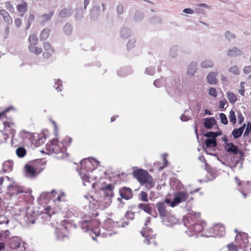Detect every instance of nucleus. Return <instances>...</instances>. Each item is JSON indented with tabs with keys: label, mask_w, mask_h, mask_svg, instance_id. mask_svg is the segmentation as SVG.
<instances>
[{
	"label": "nucleus",
	"mask_w": 251,
	"mask_h": 251,
	"mask_svg": "<svg viewBox=\"0 0 251 251\" xmlns=\"http://www.w3.org/2000/svg\"><path fill=\"white\" fill-rule=\"evenodd\" d=\"M72 139L67 137L64 139L59 141L58 139H54L50 141V144L46 146L48 153H54L55 154L60 152H64L66 151L67 147L71 143Z\"/></svg>",
	"instance_id": "f257e3e1"
},
{
	"label": "nucleus",
	"mask_w": 251,
	"mask_h": 251,
	"mask_svg": "<svg viewBox=\"0 0 251 251\" xmlns=\"http://www.w3.org/2000/svg\"><path fill=\"white\" fill-rule=\"evenodd\" d=\"M133 175L141 184H148L151 187L153 186V178L147 171L138 169L133 172Z\"/></svg>",
	"instance_id": "f03ea898"
},
{
	"label": "nucleus",
	"mask_w": 251,
	"mask_h": 251,
	"mask_svg": "<svg viewBox=\"0 0 251 251\" xmlns=\"http://www.w3.org/2000/svg\"><path fill=\"white\" fill-rule=\"evenodd\" d=\"M225 227L220 224H216L212 227H208L204 231V235L207 237H221L225 234Z\"/></svg>",
	"instance_id": "7ed1b4c3"
},
{
	"label": "nucleus",
	"mask_w": 251,
	"mask_h": 251,
	"mask_svg": "<svg viewBox=\"0 0 251 251\" xmlns=\"http://www.w3.org/2000/svg\"><path fill=\"white\" fill-rule=\"evenodd\" d=\"M28 41L29 42L28 46L29 51L37 55L41 54L42 51V49L36 46L38 43V40L35 34L30 35L28 37Z\"/></svg>",
	"instance_id": "20e7f679"
},
{
	"label": "nucleus",
	"mask_w": 251,
	"mask_h": 251,
	"mask_svg": "<svg viewBox=\"0 0 251 251\" xmlns=\"http://www.w3.org/2000/svg\"><path fill=\"white\" fill-rule=\"evenodd\" d=\"M83 221L84 223L88 225V227L91 226L92 228V224L95 225V227L90 230V235L94 240H95V237L94 236V234L96 237L99 236L100 234V230L98 227L100 224V221L99 220L95 219H86Z\"/></svg>",
	"instance_id": "39448f33"
},
{
	"label": "nucleus",
	"mask_w": 251,
	"mask_h": 251,
	"mask_svg": "<svg viewBox=\"0 0 251 251\" xmlns=\"http://www.w3.org/2000/svg\"><path fill=\"white\" fill-rule=\"evenodd\" d=\"M42 46V57L46 59L50 58L55 52L53 46L49 42H44Z\"/></svg>",
	"instance_id": "423d86ee"
},
{
	"label": "nucleus",
	"mask_w": 251,
	"mask_h": 251,
	"mask_svg": "<svg viewBox=\"0 0 251 251\" xmlns=\"http://www.w3.org/2000/svg\"><path fill=\"white\" fill-rule=\"evenodd\" d=\"M189 195L186 192L179 191L175 194L174 198L171 203L172 207H175L179 203L186 201L188 198Z\"/></svg>",
	"instance_id": "0eeeda50"
},
{
	"label": "nucleus",
	"mask_w": 251,
	"mask_h": 251,
	"mask_svg": "<svg viewBox=\"0 0 251 251\" xmlns=\"http://www.w3.org/2000/svg\"><path fill=\"white\" fill-rule=\"evenodd\" d=\"M141 233L145 238V239L144 240V243L145 244L147 245L151 244L156 245L155 236L152 230H146L142 231Z\"/></svg>",
	"instance_id": "6e6552de"
},
{
	"label": "nucleus",
	"mask_w": 251,
	"mask_h": 251,
	"mask_svg": "<svg viewBox=\"0 0 251 251\" xmlns=\"http://www.w3.org/2000/svg\"><path fill=\"white\" fill-rule=\"evenodd\" d=\"M235 241L238 247H246L249 242L247 234L244 232H238L235 237Z\"/></svg>",
	"instance_id": "1a4fd4ad"
},
{
	"label": "nucleus",
	"mask_w": 251,
	"mask_h": 251,
	"mask_svg": "<svg viewBox=\"0 0 251 251\" xmlns=\"http://www.w3.org/2000/svg\"><path fill=\"white\" fill-rule=\"evenodd\" d=\"M114 228V223L110 219H107L103 223V228L106 230L105 232L102 234L105 236H111L115 232L113 231Z\"/></svg>",
	"instance_id": "9d476101"
},
{
	"label": "nucleus",
	"mask_w": 251,
	"mask_h": 251,
	"mask_svg": "<svg viewBox=\"0 0 251 251\" xmlns=\"http://www.w3.org/2000/svg\"><path fill=\"white\" fill-rule=\"evenodd\" d=\"M207 225L203 221H198L190 226V229L196 233L203 232L204 235V231L207 229Z\"/></svg>",
	"instance_id": "9b49d317"
},
{
	"label": "nucleus",
	"mask_w": 251,
	"mask_h": 251,
	"mask_svg": "<svg viewBox=\"0 0 251 251\" xmlns=\"http://www.w3.org/2000/svg\"><path fill=\"white\" fill-rule=\"evenodd\" d=\"M7 191L10 196L18 195L25 192L23 188L16 184L9 185L7 187Z\"/></svg>",
	"instance_id": "f8f14e48"
},
{
	"label": "nucleus",
	"mask_w": 251,
	"mask_h": 251,
	"mask_svg": "<svg viewBox=\"0 0 251 251\" xmlns=\"http://www.w3.org/2000/svg\"><path fill=\"white\" fill-rule=\"evenodd\" d=\"M120 196L125 200H129L132 198L133 193L131 189L128 187H124L119 190Z\"/></svg>",
	"instance_id": "ddd939ff"
},
{
	"label": "nucleus",
	"mask_w": 251,
	"mask_h": 251,
	"mask_svg": "<svg viewBox=\"0 0 251 251\" xmlns=\"http://www.w3.org/2000/svg\"><path fill=\"white\" fill-rule=\"evenodd\" d=\"M4 130L8 132L11 136V138H13L16 134V130L14 128L15 124L14 123H10L8 121L3 122Z\"/></svg>",
	"instance_id": "4468645a"
},
{
	"label": "nucleus",
	"mask_w": 251,
	"mask_h": 251,
	"mask_svg": "<svg viewBox=\"0 0 251 251\" xmlns=\"http://www.w3.org/2000/svg\"><path fill=\"white\" fill-rule=\"evenodd\" d=\"M225 150L229 153H232L234 155H237L240 152L238 147L235 146L232 143H227L225 146Z\"/></svg>",
	"instance_id": "2eb2a0df"
},
{
	"label": "nucleus",
	"mask_w": 251,
	"mask_h": 251,
	"mask_svg": "<svg viewBox=\"0 0 251 251\" xmlns=\"http://www.w3.org/2000/svg\"><path fill=\"white\" fill-rule=\"evenodd\" d=\"M157 210L160 216L166 217L168 212L166 210V206L164 203L159 202L156 205Z\"/></svg>",
	"instance_id": "dca6fc26"
},
{
	"label": "nucleus",
	"mask_w": 251,
	"mask_h": 251,
	"mask_svg": "<svg viewBox=\"0 0 251 251\" xmlns=\"http://www.w3.org/2000/svg\"><path fill=\"white\" fill-rule=\"evenodd\" d=\"M234 180L236 184L239 187L240 192L244 195V197L246 198V197L247 196V194H245L244 192V190L245 189L244 186L246 185V184H249V181L245 182L241 180L237 176L234 177Z\"/></svg>",
	"instance_id": "f3484780"
},
{
	"label": "nucleus",
	"mask_w": 251,
	"mask_h": 251,
	"mask_svg": "<svg viewBox=\"0 0 251 251\" xmlns=\"http://www.w3.org/2000/svg\"><path fill=\"white\" fill-rule=\"evenodd\" d=\"M81 169L87 172L92 171L94 167L92 162L88 159L84 160L81 163Z\"/></svg>",
	"instance_id": "a211bd4d"
},
{
	"label": "nucleus",
	"mask_w": 251,
	"mask_h": 251,
	"mask_svg": "<svg viewBox=\"0 0 251 251\" xmlns=\"http://www.w3.org/2000/svg\"><path fill=\"white\" fill-rule=\"evenodd\" d=\"M21 239L18 237H14L10 241V247L13 249H17L19 248L21 243Z\"/></svg>",
	"instance_id": "6ab92c4d"
},
{
	"label": "nucleus",
	"mask_w": 251,
	"mask_h": 251,
	"mask_svg": "<svg viewBox=\"0 0 251 251\" xmlns=\"http://www.w3.org/2000/svg\"><path fill=\"white\" fill-rule=\"evenodd\" d=\"M0 14L3 17V20L7 23L8 25H11L12 24V18L10 16L9 13L5 10H0Z\"/></svg>",
	"instance_id": "aec40b11"
},
{
	"label": "nucleus",
	"mask_w": 251,
	"mask_h": 251,
	"mask_svg": "<svg viewBox=\"0 0 251 251\" xmlns=\"http://www.w3.org/2000/svg\"><path fill=\"white\" fill-rule=\"evenodd\" d=\"M246 126V124H244L242 126L239 128H235L233 129L232 132V135L235 139H237L242 135Z\"/></svg>",
	"instance_id": "412c9836"
},
{
	"label": "nucleus",
	"mask_w": 251,
	"mask_h": 251,
	"mask_svg": "<svg viewBox=\"0 0 251 251\" xmlns=\"http://www.w3.org/2000/svg\"><path fill=\"white\" fill-rule=\"evenodd\" d=\"M50 29L48 28H45L42 30L40 34L39 38L41 41L47 40L50 36Z\"/></svg>",
	"instance_id": "4be33fe9"
},
{
	"label": "nucleus",
	"mask_w": 251,
	"mask_h": 251,
	"mask_svg": "<svg viewBox=\"0 0 251 251\" xmlns=\"http://www.w3.org/2000/svg\"><path fill=\"white\" fill-rule=\"evenodd\" d=\"M25 169L27 176L30 177H33L36 175V170L33 166L26 164L25 166Z\"/></svg>",
	"instance_id": "5701e85b"
},
{
	"label": "nucleus",
	"mask_w": 251,
	"mask_h": 251,
	"mask_svg": "<svg viewBox=\"0 0 251 251\" xmlns=\"http://www.w3.org/2000/svg\"><path fill=\"white\" fill-rule=\"evenodd\" d=\"M217 73L210 72L207 76L208 83L210 84H216L217 83Z\"/></svg>",
	"instance_id": "b1692460"
},
{
	"label": "nucleus",
	"mask_w": 251,
	"mask_h": 251,
	"mask_svg": "<svg viewBox=\"0 0 251 251\" xmlns=\"http://www.w3.org/2000/svg\"><path fill=\"white\" fill-rule=\"evenodd\" d=\"M215 123L216 120L213 117L206 118L204 119V126L208 129H211Z\"/></svg>",
	"instance_id": "393cba45"
},
{
	"label": "nucleus",
	"mask_w": 251,
	"mask_h": 251,
	"mask_svg": "<svg viewBox=\"0 0 251 251\" xmlns=\"http://www.w3.org/2000/svg\"><path fill=\"white\" fill-rule=\"evenodd\" d=\"M17 9L21 13L20 16L23 17L27 10V4L25 2L19 4L17 6Z\"/></svg>",
	"instance_id": "a878e982"
},
{
	"label": "nucleus",
	"mask_w": 251,
	"mask_h": 251,
	"mask_svg": "<svg viewBox=\"0 0 251 251\" xmlns=\"http://www.w3.org/2000/svg\"><path fill=\"white\" fill-rule=\"evenodd\" d=\"M242 51L240 50L237 49L235 47H233L232 49L228 50L227 55L229 57H236L242 54Z\"/></svg>",
	"instance_id": "bb28decb"
},
{
	"label": "nucleus",
	"mask_w": 251,
	"mask_h": 251,
	"mask_svg": "<svg viewBox=\"0 0 251 251\" xmlns=\"http://www.w3.org/2000/svg\"><path fill=\"white\" fill-rule=\"evenodd\" d=\"M139 209H142L148 214H151V204L149 203H140L138 205Z\"/></svg>",
	"instance_id": "cd10ccee"
},
{
	"label": "nucleus",
	"mask_w": 251,
	"mask_h": 251,
	"mask_svg": "<svg viewBox=\"0 0 251 251\" xmlns=\"http://www.w3.org/2000/svg\"><path fill=\"white\" fill-rule=\"evenodd\" d=\"M197 70V65L194 63H191L188 66L187 75L193 76L194 75Z\"/></svg>",
	"instance_id": "c85d7f7f"
},
{
	"label": "nucleus",
	"mask_w": 251,
	"mask_h": 251,
	"mask_svg": "<svg viewBox=\"0 0 251 251\" xmlns=\"http://www.w3.org/2000/svg\"><path fill=\"white\" fill-rule=\"evenodd\" d=\"M205 144L207 148L215 147L217 146V141L215 138L206 139Z\"/></svg>",
	"instance_id": "c756f323"
},
{
	"label": "nucleus",
	"mask_w": 251,
	"mask_h": 251,
	"mask_svg": "<svg viewBox=\"0 0 251 251\" xmlns=\"http://www.w3.org/2000/svg\"><path fill=\"white\" fill-rule=\"evenodd\" d=\"M226 97L229 102L234 104L237 100V96L232 92L226 93Z\"/></svg>",
	"instance_id": "7c9ffc66"
},
{
	"label": "nucleus",
	"mask_w": 251,
	"mask_h": 251,
	"mask_svg": "<svg viewBox=\"0 0 251 251\" xmlns=\"http://www.w3.org/2000/svg\"><path fill=\"white\" fill-rule=\"evenodd\" d=\"M79 175L82 180L83 181L84 185H86L87 183H89L91 182L92 178L89 176L88 174L81 172Z\"/></svg>",
	"instance_id": "2f4dec72"
},
{
	"label": "nucleus",
	"mask_w": 251,
	"mask_h": 251,
	"mask_svg": "<svg viewBox=\"0 0 251 251\" xmlns=\"http://www.w3.org/2000/svg\"><path fill=\"white\" fill-rule=\"evenodd\" d=\"M17 155L19 157H24L26 154V150L22 147H18L16 150Z\"/></svg>",
	"instance_id": "473e14b6"
},
{
	"label": "nucleus",
	"mask_w": 251,
	"mask_h": 251,
	"mask_svg": "<svg viewBox=\"0 0 251 251\" xmlns=\"http://www.w3.org/2000/svg\"><path fill=\"white\" fill-rule=\"evenodd\" d=\"M229 72L234 75H239L240 74V69L237 66L234 65L231 66L229 69Z\"/></svg>",
	"instance_id": "72a5a7b5"
},
{
	"label": "nucleus",
	"mask_w": 251,
	"mask_h": 251,
	"mask_svg": "<svg viewBox=\"0 0 251 251\" xmlns=\"http://www.w3.org/2000/svg\"><path fill=\"white\" fill-rule=\"evenodd\" d=\"M229 119L232 125H235L236 122V118L235 112L233 110H231L229 112Z\"/></svg>",
	"instance_id": "f704fd0d"
},
{
	"label": "nucleus",
	"mask_w": 251,
	"mask_h": 251,
	"mask_svg": "<svg viewBox=\"0 0 251 251\" xmlns=\"http://www.w3.org/2000/svg\"><path fill=\"white\" fill-rule=\"evenodd\" d=\"M53 15V12L52 11L50 12L48 14H43L42 16V17L43 18V21H42L43 23H45V22H47L50 20Z\"/></svg>",
	"instance_id": "c9c22d12"
},
{
	"label": "nucleus",
	"mask_w": 251,
	"mask_h": 251,
	"mask_svg": "<svg viewBox=\"0 0 251 251\" xmlns=\"http://www.w3.org/2000/svg\"><path fill=\"white\" fill-rule=\"evenodd\" d=\"M213 63L210 60H206L201 63V66L204 68H208L213 67Z\"/></svg>",
	"instance_id": "e433bc0d"
},
{
	"label": "nucleus",
	"mask_w": 251,
	"mask_h": 251,
	"mask_svg": "<svg viewBox=\"0 0 251 251\" xmlns=\"http://www.w3.org/2000/svg\"><path fill=\"white\" fill-rule=\"evenodd\" d=\"M13 166L12 162L10 161H5L3 164V167L5 171L11 170Z\"/></svg>",
	"instance_id": "4c0bfd02"
},
{
	"label": "nucleus",
	"mask_w": 251,
	"mask_h": 251,
	"mask_svg": "<svg viewBox=\"0 0 251 251\" xmlns=\"http://www.w3.org/2000/svg\"><path fill=\"white\" fill-rule=\"evenodd\" d=\"M245 82L242 81L240 83V89L238 90L239 93L242 96H244L245 92Z\"/></svg>",
	"instance_id": "58836bf2"
},
{
	"label": "nucleus",
	"mask_w": 251,
	"mask_h": 251,
	"mask_svg": "<svg viewBox=\"0 0 251 251\" xmlns=\"http://www.w3.org/2000/svg\"><path fill=\"white\" fill-rule=\"evenodd\" d=\"M140 200L144 202H148L149 201L148 194L144 191H142L140 193Z\"/></svg>",
	"instance_id": "ea45409f"
},
{
	"label": "nucleus",
	"mask_w": 251,
	"mask_h": 251,
	"mask_svg": "<svg viewBox=\"0 0 251 251\" xmlns=\"http://www.w3.org/2000/svg\"><path fill=\"white\" fill-rule=\"evenodd\" d=\"M59 14L61 18H65L71 14V11L69 10L64 9L62 10Z\"/></svg>",
	"instance_id": "a19ab883"
},
{
	"label": "nucleus",
	"mask_w": 251,
	"mask_h": 251,
	"mask_svg": "<svg viewBox=\"0 0 251 251\" xmlns=\"http://www.w3.org/2000/svg\"><path fill=\"white\" fill-rule=\"evenodd\" d=\"M251 131V123L250 122H248L246 129H245V131L244 133V136H245V137L248 136Z\"/></svg>",
	"instance_id": "79ce46f5"
},
{
	"label": "nucleus",
	"mask_w": 251,
	"mask_h": 251,
	"mask_svg": "<svg viewBox=\"0 0 251 251\" xmlns=\"http://www.w3.org/2000/svg\"><path fill=\"white\" fill-rule=\"evenodd\" d=\"M43 213L46 214V216L47 217V218H50L51 216L50 207L48 206L45 208L43 211Z\"/></svg>",
	"instance_id": "37998d69"
},
{
	"label": "nucleus",
	"mask_w": 251,
	"mask_h": 251,
	"mask_svg": "<svg viewBox=\"0 0 251 251\" xmlns=\"http://www.w3.org/2000/svg\"><path fill=\"white\" fill-rule=\"evenodd\" d=\"M229 251H238V247L233 243H230L226 246Z\"/></svg>",
	"instance_id": "c03bdc74"
},
{
	"label": "nucleus",
	"mask_w": 251,
	"mask_h": 251,
	"mask_svg": "<svg viewBox=\"0 0 251 251\" xmlns=\"http://www.w3.org/2000/svg\"><path fill=\"white\" fill-rule=\"evenodd\" d=\"M208 94L209 95L213 97H216L217 96L218 93L216 89L214 88H210L209 89Z\"/></svg>",
	"instance_id": "a18cd8bd"
},
{
	"label": "nucleus",
	"mask_w": 251,
	"mask_h": 251,
	"mask_svg": "<svg viewBox=\"0 0 251 251\" xmlns=\"http://www.w3.org/2000/svg\"><path fill=\"white\" fill-rule=\"evenodd\" d=\"M220 117L221 120V122L224 125H226L228 123V121L226 115L224 113H221Z\"/></svg>",
	"instance_id": "49530a36"
},
{
	"label": "nucleus",
	"mask_w": 251,
	"mask_h": 251,
	"mask_svg": "<svg viewBox=\"0 0 251 251\" xmlns=\"http://www.w3.org/2000/svg\"><path fill=\"white\" fill-rule=\"evenodd\" d=\"M114 185L112 184V183H110V184H108V185H107L106 186H105L103 188V190L104 191H109L110 192H112L113 190L114 189Z\"/></svg>",
	"instance_id": "de8ad7c7"
},
{
	"label": "nucleus",
	"mask_w": 251,
	"mask_h": 251,
	"mask_svg": "<svg viewBox=\"0 0 251 251\" xmlns=\"http://www.w3.org/2000/svg\"><path fill=\"white\" fill-rule=\"evenodd\" d=\"M204 136L207 137H208V138L211 137V138L216 139V137H217V134L215 132H213L212 131H209V132H206L204 134Z\"/></svg>",
	"instance_id": "09e8293b"
},
{
	"label": "nucleus",
	"mask_w": 251,
	"mask_h": 251,
	"mask_svg": "<svg viewBox=\"0 0 251 251\" xmlns=\"http://www.w3.org/2000/svg\"><path fill=\"white\" fill-rule=\"evenodd\" d=\"M5 6L7 10L10 12H13L14 11V8L13 5L10 3V2H7L5 3Z\"/></svg>",
	"instance_id": "8fccbe9b"
},
{
	"label": "nucleus",
	"mask_w": 251,
	"mask_h": 251,
	"mask_svg": "<svg viewBox=\"0 0 251 251\" xmlns=\"http://www.w3.org/2000/svg\"><path fill=\"white\" fill-rule=\"evenodd\" d=\"M237 117H238V124L240 125L242 124L244 121V116L242 115V114L241 112H239L238 113Z\"/></svg>",
	"instance_id": "3c124183"
},
{
	"label": "nucleus",
	"mask_w": 251,
	"mask_h": 251,
	"mask_svg": "<svg viewBox=\"0 0 251 251\" xmlns=\"http://www.w3.org/2000/svg\"><path fill=\"white\" fill-rule=\"evenodd\" d=\"M124 6L122 5H118L117 6V12L119 15L122 14L124 12Z\"/></svg>",
	"instance_id": "603ef678"
},
{
	"label": "nucleus",
	"mask_w": 251,
	"mask_h": 251,
	"mask_svg": "<svg viewBox=\"0 0 251 251\" xmlns=\"http://www.w3.org/2000/svg\"><path fill=\"white\" fill-rule=\"evenodd\" d=\"M225 36L229 40L235 38L234 34L230 33L229 31L226 32Z\"/></svg>",
	"instance_id": "864d4df0"
},
{
	"label": "nucleus",
	"mask_w": 251,
	"mask_h": 251,
	"mask_svg": "<svg viewBox=\"0 0 251 251\" xmlns=\"http://www.w3.org/2000/svg\"><path fill=\"white\" fill-rule=\"evenodd\" d=\"M90 207L92 209L94 208L95 209H99L100 208V204L98 201H96V203H91L90 205Z\"/></svg>",
	"instance_id": "5fc2aeb1"
},
{
	"label": "nucleus",
	"mask_w": 251,
	"mask_h": 251,
	"mask_svg": "<svg viewBox=\"0 0 251 251\" xmlns=\"http://www.w3.org/2000/svg\"><path fill=\"white\" fill-rule=\"evenodd\" d=\"M11 109H14V108L12 106L6 108L3 111L0 113V117L5 115V114L9 112Z\"/></svg>",
	"instance_id": "6e6d98bb"
},
{
	"label": "nucleus",
	"mask_w": 251,
	"mask_h": 251,
	"mask_svg": "<svg viewBox=\"0 0 251 251\" xmlns=\"http://www.w3.org/2000/svg\"><path fill=\"white\" fill-rule=\"evenodd\" d=\"M243 72L246 74H249L251 73V66H247L243 68Z\"/></svg>",
	"instance_id": "4d7b16f0"
},
{
	"label": "nucleus",
	"mask_w": 251,
	"mask_h": 251,
	"mask_svg": "<svg viewBox=\"0 0 251 251\" xmlns=\"http://www.w3.org/2000/svg\"><path fill=\"white\" fill-rule=\"evenodd\" d=\"M226 104L228 105L227 102V101L226 100H221L220 101V103H219V107L220 108H221V109H224L225 106Z\"/></svg>",
	"instance_id": "13d9d810"
},
{
	"label": "nucleus",
	"mask_w": 251,
	"mask_h": 251,
	"mask_svg": "<svg viewBox=\"0 0 251 251\" xmlns=\"http://www.w3.org/2000/svg\"><path fill=\"white\" fill-rule=\"evenodd\" d=\"M64 30L67 34H70L72 32L70 25H66L64 27Z\"/></svg>",
	"instance_id": "bf43d9fd"
},
{
	"label": "nucleus",
	"mask_w": 251,
	"mask_h": 251,
	"mask_svg": "<svg viewBox=\"0 0 251 251\" xmlns=\"http://www.w3.org/2000/svg\"><path fill=\"white\" fill-rule=\"evenodd\" d=\"M126 216L127 218L132 220L134 218V213L131 211H127L126 214Z\"/></svg>",
	"instance_id": "052dcab7"
},
{
	"label": "nucleus",
	"mask_w": 251,
	"mask_h": 251,
	"mask_svg": "<svg viewBox=\"0 0 251 251\" xmlns=\"http://www.w3.org/2000/svg\"><path fill=\"white\" fill-rule=\"evenodd\" d=\"M9 25H7L4 29V38H7L9 34Z\"/></svg>",
	"instance_id": "680f3d73"
},
{
	"label": "nucleus",
	"mask_w": 251,
	"mask_h": 251,
	"mask_svg": "<svg viewBox=\"0 0 251 251\" xmlns=\"http://www.w3.org/2000/svg\"><path fill=\"white\" fill-rule=\"evenodd\" d=\"M65 195L63 193H60L58 195L57 198L54 200V201H57L60 202L61 201L62 198L64 197Z\"/></svg>",
	"instance_id": "e2e57ef3"
},
{
	"label": "nucleus",
	"mask_w": 251,
	"mask_h": 251,
	"mask_svg": "<svg viewBox=\"0 0 251 251\" xmlns=\"http://www.w3.org/2000/svg\"><path fill=\"white\" fill-rule=\"evenodd\" d=\"M183 12L187 14H193L194 13V10L191 8H185Z\"/></svg>",
	"instance_id": "0e129e2a"
},
{
	"label": "nucleus",
	"mask_w": 251,
	"mask_h": 251,
	"mask_svg": "<svg viewBox=\"0 0 251 251\" xmlns=\"http://www.w3.org/2000/svg\"><path fill=\"white\" fill-rule=\"evenodd\" d=\"M15 24L17 27H19L22 24L21 20L19 18L16 19L15 20Z\"/></svg>",
	"instance_id": "69168bd1"
},
{
	"label": "nucleus",
	"mask_w": 251,
	"mask_h": 251,
	"mask_svg": "<svg viewBox=\"0 0 251 251\" xmlns=\"http://www.w3.org/2000/svg\"><path fill=\"white\" fill-rule=\"evenodd\" d=\"M99 215V213L97 211H95L94 212H92L90 214V215L89 216L90 217V218H92V217H96Z\"/></svg>",
	"instance_id": "338daca9"
},
{
	"label": "nucleus",
	"mask_w": 251,
	"mask_h": 251,
	"mask_svg": "<svg viewBox=\"0 0 251 251\" xmlns=\"http://www.w3.org/2000/svg\"><path fill=\"white\" fill-rule=\"evenodd\" d=\"M34 18L35 17L33 14H30L28 17V23L33 22L34 20Z\"/></svg>",
	"instance_id": "774afa93"
}]
</instances>
